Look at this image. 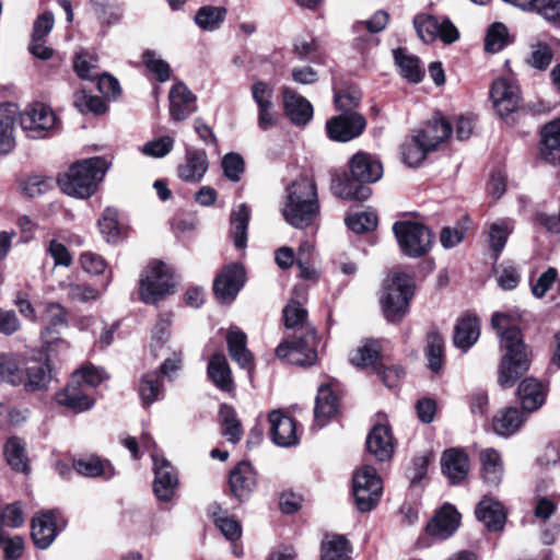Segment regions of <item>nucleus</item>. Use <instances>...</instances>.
Returning <instances> with one entry per match:
<instances>
[{
    "instance_id": "obj_1",
    "label": "nucleus",
    "mask_w": 560,
    "mask_h": 560,
    "mask_svg": "<svg viewBox=\"0 0 560 560\" xmlns=\"http://www.w3.org/2000/svg\"><path fill=\"white\" fill-rule=\"evenodd\" d=\"M491 325L500 331V346L504 351L499 364L498 382L501 387L509 388L528 370V353L521 330L512 325L510 315L504 313L493 314Z\"/></svg>"
},
{
    "instance_id": "obj_2",
    "label": "nucleus",
    "mask_w": 560,
    "mask_h": 560,
    "mask_svg": "<svg viewBox=\"0 0 560 560\" xmlns=\"http://www.w3.org/2000/svg\"><path fill=\"white\" fill-rule=\"evenodd\" d=\"M319 213L317 190L313 177H298L287 188V201L282 208L285 221L296 228L311 225Z\"/></svg>"
},
{
    "instance_id": "obj_3",
    "label": "nucleus",
    "mask_w": 560,
    "mask_h": 560,
    "mask_svg": "<svg viewBox=\"0 0 560 560\" xmlns=\"http://www.w3.org/2000/svg\"><path fill=\"white\" fill-rule=\"evenodd\" d=\"M412 294V281L406 273H395L386 279L381 296L385 317L390 322H399L408 311Z\"/></svg>"
},
{
    "instance_id": "obj_4",
    "label": "nucleus",
    "mask_w": 560,
    "mask_h": 560,
    "mask_svg": "<svg viewBox=\"0 0 560 560\" xmlns=\"http://www.w3.org/2000/svg\"><path fill=\"white\" fill-rule=\"evenodd\" d=\"M173 287L171 269L162 261H152L141 273L140 300L147 304H154L170 294Z\"/></svg>"
},
{
    "instance_id": "obj_5",
    "label": "nucleus",
    "mask_w": 560,
    "mask_h": 560,
    "mask_svg": "<svg viewBox=\"0 0 560 560\" xmlns=\"http://www.w3.org/2000/svg\"><path fill=\"white\" fill-rule=\"evenodd\" d=\"M393 232L401 253L408 257H422L432 247L433 235L431 231L421 223L399 221L394 223Z\"/></svg>"
},
{
    "instance_id": "obj_6",
    "label": "nucleus",
    "mask_w": 560,
    "mask_h": 560,
    "mask_svg": "<svg viewBox=\"0 0 560 560\" xmlns=\"http://www.w3.org/2000/svg\"><path fill=\"white\" fill-rule=\"evenodd\" d=\"M352 482L357 509L360 512L373 510L377 505L383 491L382 481L376 469L370 465H363L355 471Z\"/></svg>"
},
{
    "instance_id": "obj_7",
    "label": "nucleus",
    "mask_w": 560,
    "mask_h": 560,
    "mask_svg": "<svg viewBox=\"0 0 560 560\" xmlns=\"http://www.w3.org/2000/svg\"><path fill=\"white\" fill-rule=\"evenodd\" d=\"M314 339L313 331H307L305 337L294 335L277 347L276 355L278 359L294 365L311 366L317 360Z\"/></svg>"
},
{
    "instance_id": "obj_8",
    "label": "nucleus",
    "mask_w": 560,
    "mask_h": 560,
    "mask_svg": "<svg viewBox=\"0 0 560 560\" xmlns=\"http://www.w3.org/2000/svg\"><path fill=\"white\" fill-rule=\"evenodd\" d=\"M490 100L497 115L508 120L522 106L521 89L515 81L499 78L491 84Z\"/></svg>"
},
{
    "instance_id": "obj_9",
    "label": "nucleus",
    "mask_w": 560,
    "mask_h": 560,
    "mask_svg": "<svg viewBox=\"0 0 560 560\" xmlns=\"http://www.w3.org/2000/svg\"><path fill=\"white\" fill-rule=\"evenodd\" d=\"M413 26L419 38L425 43H433L440 38L444 44H452L459 37V32L450 20L439 21L428 14H418L413 18Z\"/></svg>"
},
{
    "instance_id": "obj_10",
    "label": "nucleus",
    "mask_w": 560,
    "mask_h": 560,
    "mask_svg": "<svg viewBox=\"0 0 560 560\" xmlns=\"http://www.w3.org/2000/svg\"><path fill=\"white\" fill-rule=\"evenodd\" d=\"M326 133L336 142H349L360 137L366 128V120L359 113H340L326 121Z\"/></svg>"
},
{
    "instance_id": "obj_11",
    "label": "nucleus",
    "mask_w": 560,
    "mask_h": 560,
    "mask_svg": "<svg viewBox=\"0 0 560 560\" xmlns=\"http://www.w3.org/2000/svg\"><path fill=\"white\" fill-rule=\"evenodd\" d=\"M52 109L44 103H34L21 114L20 125L32 138H43L56 125Z\"/></svg>"
},
{
    "instance_id": "obj_12",
    "label": "nucleus",
    "mask_w": 560,
    "mask_h": 560,
    "mask_svg": "<svg viewBox=\"0 0 560 560\" xmlns=\"http://www.w3.org/2000/svg\"><path fill=\"white\" fill-rule=\"evenodd\" d=\"M245 270L242 265L225 266L214 279L213 291L220 301H233L244 285Z\"/></svg>"
},
{
    "instance_id": "obj_13",
    "label": "nucleus",
    "mask_w": 560,
    "mask_h": 560,
    "mask_svg": "<svg viewBox=\"0 0 560 560\" xmlns=\"http://www.w3.org/2000/svg\"><path fill=\"white\" fill-rule=\"evenodd\" d=\"M154 463L153 490L161 501H171L178 485L177 474L171 463L163 457L152 454Z\"/></svg>"
},
{
    "instance_id": "obj_14",
    "label": "nucleus",
    "mask_w": 560,
    "mask_h": 560,
    "mask_svg": "<svg viewBox=\"0 0 560 560\" xmlns=\"http://www.w3.org/2000/svg\"><path fill=\"white\" fill-rule=\"evenodd\" d=\"M362 177H332L330 189L332 194L345 200H366L372 191L369 184L377 182L381 177H365L366 180H360Z\"/></svg>"
},
{
    "instance_id": "obj_15",
    "label": "nucleus",
    "mask_w": 560,
    "mask_h": 560,
    "mask_svg": "<svg viewBox=\"0 0 560 560\" xmlns=\"http://www.w3.org/2000/svg\"><path fill=\"white\" fill-rule=\"evenodd\" d=\"M272 442L281 447L295 445L299 441L295 421L279 410L268 415Z\"/></svg>"
},
{
    "instance_id": "obj_16",
    "label": "nucleus",
    "mask_w": 560,
    "mask_h": 560,
    "mask_svg": "<svg viewBox=\"0 0 560 560\" xmlns=\"http://www.w3.org/2000/svg\"><path fill=\"white\" fill-rule=\"evenodd\" d=\"M284 113L295 126H306L313 118V106L302 95L289 88L282 89Z\"/></svg>"
},
{
    "instance_id": "obj_17",
    "label": "nucleus",
    "mask_w": 560,
    "mask_h": 560,
    "mask_svg": "<svg viewBox=\"0 0 560 560\" xmlns=\"http://www.w3.org/2000/svg\"><path fill=\"white\" fill-rule=\"evenodd\" d=\"M394 438L392 429L386 423L373 427L366 438V450L377 460H388L394 454Z\"/></svg>"
},
{
    "instance_id": "obj_18",
    "label": "nucleus",
    "mask_w": 560,
    "mask_h": 560,
    "mask_svg": "<svg viewBox=\"0 0 560 560\" xmlns=\"http://www.w3.org/2000/svg\"><path fill=\"white\" fill-rule=\"evenodd\" d=\"M452 132V125L444 117L440 116L428 121L416 136L424 148L435 151L450 139Z\"/></svg>"
},
{
    "instance_id": "obj_19",
    "label": "nucleus",
    "mask_w": 560,
    "mask_h": 560,
    "mask_svg": "<svg viewBox=\"0 0 560 560\" xmlns=\"http://www.w3.org/2000/svg\"><path fill=\"white\" fill-rule=\"evenodd\" d=\"M170 115L175 121H182L196 112V97L182 82L174 84L170 91Z\"/></svg>"
},
{
    "instance_id": "obj_20",
    "label": "nucleus",
    "mask_w": 560,
    "mask_h": 560,
    "mask_svg": "<svg viewBox=\"0 0 560 560\" xmlns=\"http://www.w3.org/2000/svg\"><path fill=\"white\" fill-rule=\"evenodd\" d=\"M443 474L452 485L462 482L469 472V458L460 448H450L443 452L441 457Z\"/></svg>"
},
{
    "instance_id": "obj_21",
    "label": "nucleus",
    "mask_w": 560,
    "mask_h": 560,
    "mask_svg": "<svg viewBox=\"0 0 560 560\" xmlns=\"http://www.w3.org/2000/svg\"><path fill=\"white\" fill-rule=\"evenodd\" d=\"M21 113L16 104L4 102L0 104V153L7 154L15 145L14 126Z\"/></svg>"
},
{
    "instance_id": "obj_22",
    "label": "nucleus",
    "mask_w": 560,
    "mask_h": 560,
    "mask_svg": "<svg viewBox=\"0 0 560 560\" xmlns=\"http://www.w3.org/2000/svg\"><path fill=\"white\" fill-rule=\"evenodd\" d=\"M70 197L86 199L98 189L103 177H49Z\"/></svg>"
},
{
    "instance_id": "obj_23",
    "label": "nucleus",
    "mask_w": 560,
    "mask_h": 560,
    "mask_svg": "<svg viewBox=\"0 0 560 560\" xmlns=\"http://www.w3.org/2000/svg\"><path fill=\"white\" fill-rule=\"evenodd\" d=\"M459 520V513L452 505L445 504L428 524L427 530L438 539H446L458 528Z\"/></svg>"
},
{
    "instance_id": "obj_24",
    "label": "nucleus",
    "mask_w": 560,
    "mask_h": 560,
    "mask_svg": "<svg viewBox=\"0 0 560 560\" xmlns=\"http://www.w3.org/2000/svg\"><path fill=\"white\" fill-rule=\"evenodd\" d=\"M230 488L240 501L246 500L256 486V472L249 463H241L230 474Z\"/></svg>"
},
{
    "instance_id": "obj_25",
    "label": "nucleus",
    "mask_w": 560,
    "mask_h": 560,
    "mask_svg": "<svg viewBox=\"0 0 560 560\" xmlns=\"http://www.w3.org/2000/svg\"><path fill=\"white\" fill-rule=\"evenodd\" d=\"M51 381L50 368L47 362L32 360L26 363L25 374L21 373V382L26 392L46 390Z\"/></svg>"
},
{
    "instance_id": "obj_26",
    "label": "nucleus",
    "mask_w": 560,
    "mask_h": 560,
    "mask_svg": "<svg viewBox=\"0 0 560 560\" xmlns=\"http://www.w3.org/2000/svg\"><path fill=\"white\" fill-rule=\"evenodd\" d=\"M32 538L40 548H48L57 536L55 514L51 511L42 512L32 520Z\"/></svg>"
},
{
    "instance_id": "obj_27",
    "label": "nucleus",
    "mask_w": 560,
    "mask_h": 560,
    "mask_svg": "<svg viewBox=\"0 0 560 560\" xmlns=\"http://www.w3.org/2000/svg\"><path fill=\"white\" fill-rule=\"evenodd\" d=\"M56 401L75 413L90 410L95 402L94 398L75 383H71V385L57 393Z\"/></svg>"
},
{
    "instance_id": "obj_28",
    "label": "nucleus",
    "mask_w": 560,
    "mask_h": 560,
    "mask_svg": "<svg viewBox=\"0 0 560 560\" xmlns=\"http://www.w3.org/2000/svg\"><path fill=\"white\" fill-rule=\"evenodd\" d=\"M517 394L525 411L538 410L546 400L547 388L539 381L528 377L521 382Z\"/></svg>"
},
{
    "instance_id": "obj_29",
    "label": "nucleus",
    "mask_w": 560,
    "mask_h": 560,
    "mask_svg": "<svg viewBox=\"0 0 560 560\" xmlns=\"http://www.w3.org/2000/svg\"><path fill=\"white\" fill-rule=\"evenodd\" d=\"M228 350L231 359L242 369L250 370L254 364L252 352L247 349V337L237 327H231L226 335Z\"/></svg>"
},
{
    "instance_id": "obj_30",
    "label": "nucleus",
    "mask_w": 560,
    "mask_h": 560,
    "mask_svg": "<svg viewBox=\"0 0 560 560\" xmlns=\"http://www.w3.org/2000/svg\"><path fill=\"white\" fill-rule=\"evenodd\" d=\"M479 336V319L472 315H465L457 322L454 328L453 342L456 348L467 351L477 342Z\"/></svg>"
},
{
    "instance_id": "obj_31",
    "label": "nucleus",
    "mask_w": 560,
    "mask_h": 560,
    "mask_svg": "<svg viewBox=\"0 0 560 560\" xmlns=\"http://www.w3.org/2000/svg\"><path fill=\"white\" fill-rule=\"evenodd\" d=\"M73 469L88 478L110 479L115 475L110 462L96 455H89L73 460Z\"/></svg>"
},
{
    "instance_id": "obj_32",
    "label": "nucleus",
    "mask_w": 560,
    "mask_h": 560,
    "mask_svg": "<svg viewBox=\"0 0 560 560\" xmlns=\"http://www.w3.org/2000/svg\"><path fill=\"white\" fill-rule=\"evenodd\" d=\"M525 421L526 417L523 411L515 407H508L494 416L492 428L498 435L510 436L516 433Z\"/></svg>"
},
{
    "instance_id": "obj_33",
    "label": "nucleus",
    "mask_w": 560,
    "mask_h": 560,
    "mask_svg": "<svg viewBox=\"0 0 560 560\" xmlns=\"http://www.w3.org/2000/svg\"><path fill=\"white\" fill-rule=\"evenodd\" d=\"M338 397L329 385L325 384L318 388L315 401V420L319 427L324 425L338 412Z\"/></svg>"
},
{
    "instance_id": "obj_34",
    "label": "nucleus",
    "mask_w": 560,
    "mask_h": 560,
    "mask_svg": "<svg viewBox=\"0 0 560 560\" xmlns=\"http://www.w3.org/2000/svg\"><path fill=\"white\" fill-rule=\"evenodd\" d=\"M47 313L50 316L49 325L42 332L43 342L48 351L56 343L66 345L59 337V329L67 326L66 312L60 304L50 303L47 305Z\"/></svg>"
},
{
    "instance_id": "obj_35",
    "label": "nucleus",
    "mask_w": 560,
    "mask_h": 560,
    "mask_svg": "<svg viewBox=\"0 0 560 560\" xmlns=\"http://www.w3.org/2000/svg\"><path fill=\"white\" fill-rule=\"evenodd\" d=\"M208 376L221 390L231 392L234 387L230 365L222 353H215L209 360Z\"/></svg>"
},
{
    "instance_id": "obj_36",
    "label": "nucleus",
    "mask_w": 560,
    "mask_h": 560,
    "mask_svg": "<svg viewBox=\"0 0 560 560\" xmlns=\"http://www.w3.org/2000/svg\"><path fill=\"white\" fill-rule=\"evenodd\" d=\"M476 516L489 530L501 529L505 522V513L502 505L489 498H485L478 503Z\"/></svg>"
},
{
    "instance_id": "obj_37",
    "label": "nucleus",
    "mask_w": 560,
    "mask_h": 560,
    "mask_svg": "<svg viewBox=\"0 0 560 560\" xmlns=\"http://www.w3.org/2000/svg\"><path fill=\"white\" fill-rule=\"evenodd\" d=\"M481 477L489 486H499L503 475L501 455L493 448H486L480 453Z\"/></svg>"
},
{
    "instance_id": "obj_38",
    "label": "nucleus",
    "mask_w": 560,
    "mask_h": 560,
    "mask_svg": "<svg viewBox=\"0 0 560 560\" xmlns=\"http://www.w3.org/2000/svg\"><path fill=\"white\" fill-rule=\"evenodd\" d=\"M350 175H383L384 167L381 159L373 153L358 151L349 162Z\"/></svg>"
},
{
    "instance_id": "obj_39",
    "label": "nucleus",
    "mask_w": 560,
    "mask_h": 560,
    "mask_svg": "<svg viewBox=\"0 0 560 560\" xmlns=\"http://www.w3.org/2000/svg\"><path fill=\"white\" fill-rule=\"evenodd\" d=\"M350 544L343 535L326 534L322 540L320 560H350Z\"/></svg>"
},
{
    "instance_id": "obj_40",
    "label": "nucleus",
    "mask_w": 560,
    "mask_h": 560,
    "mask_svg": "<svg viewBox=\"0 0 560 560\" xmlns=\"http://www.w3.org/2000/svg\"><path fill=\"white\" fill-rule=\"evenodd\" d=\"M112 165L110 156H93L73 162L67 175H105Z\"/></svg>"
},
{
    "instance_id": "obj_41",
    "label": "nucleus",
    "mask_w": 560,
    "mask_h": 560,
    "mask_svg": "<svg viewBox=\"0 0 560 560\" xmlns=\"http://www.w3.org/2000/svg\"><path fill=\"white\" fill-rule=\"evenodd\" d=\"M250 211L245 203H242L231 214L232 237L236 248L243 249L247 244V229Z\"/></svg>"
},
{
    "instance_id": "obj_42",
    "label": "nucleus",
    "mask_w": 560,
    "mask_h": 560,
    "mask_svg": "<svg viewBox=\"0 0 560 560\" xmlns=\"http://www.w3.org/2000/svg\"><path fill=\"white\" fill-rule=\"evenodd\" d=\"M380 345L377 341L368 340L350 352V362L360 369H375L380 359Z\"/></svg>"
},
{
    "instance_id": "obj_43",
    "label": "nucleus",
    "mask_w": 560,
    "mask_h": 560,
    "mask_svg": "<svg viewBox=\"0 0 560 560\" xmlns=\"http://www.w3.org/2000/svg\"><path fill=\"white\" fill-rule=\"evenodd\" d=\"M4 456L8 464L19 472L28 471V460L25 452V443L16 436L9 438L4 445Z\"/></svg>"
},
{
    "instance_id": "obj_44",
    "label": "nucleus",
    "mask_w": 560,
    "mask_h": 560,
    "mask_svg": "<svg viewBox=\"0 0 560 560\" xmlns=\"http://www.w3.org/2000/svg\"><path fill=\"white\" fill-rule=\"evenodd\" d=\"M226 12L224 7H201L195 15V23L203 31L213 32L224 22Z\"/></svg>"
},
{
    "instance_id": "obj_45",
    "label": "nucleus",
    "mask_w": 560,
    "mask_h": 560,
    "mask_svg": "<svg viewBox=\"0 0 560 560\" xmlns=\"http://www.w3.org/2000/svg\"><path fill=\"white\" fill-rule=\"evenodd\" d=\"M221 432L223 436L231 443L235 444L241 441L243 430L236 411L228 405L220 407Z\"/></svg>"
},
{
    "instance_id": "obj_46",
    "label": "nucleus",
    "mask_w": 560,
    "mask_h": 560,
    "mask_svg": "<svg viewBox=\"0 0 560 560\" xmlns=\"http://www.w3.org/2000/svg\"><path fill=\"white\" fill-rule=\"evenodd\" d=\"M394 59L404 78L408 79L412 83L421 81L423 72L419 66L417 57L408 55L406 50L398 48L394 50Z\"/></svg>"
},
{
    "instance_id": "obj_47",
    "label": "nucleus",
    "mask_w": 560,
    "mask_h": 560,
    "mask_svg": "<svg viewBox=\"0 0 560 560\" xmlns=\"http://www.w3.org/2000/svg\"><path fill=\"white\" fill-rule=\"evenodd\" d=\"M425 357L432 372L436 373L442 369L444 361V339L435 330H431L427 335Z\"/></svg>"
},
{
    "instance_id": "obj_48",
    "label": "nucleus",
    "mask_w": 560,
    "mask_h": 560,
    "mask_svg": "<svg viewBox=\"0 0 560 560\" xmlns=\"http://www.w3.org/2000/svg\"><path fill=\"white\" fill-rule=\"evenodd\" d=\"M429 152L431 151L420 143L416 135L400 148L401 161L410 168L421 165Z\"/></svg>"
},
{
    "instance_id": "obj_49",
    "label": "nucleus",
    "mask_w": 560,
    "mask_h": 560,
    "mask_svg": "<svg viewBox=\"0 0 560 560\" xmlns=\"http://www.w3.org/2000/svg\"><path fill=\"white\" fill-rule=\"evenodd\" d=\"M512 231L513 223L510 220H501L489 225V246L495 254V257L503 250Z\"/></svg>"
},
{
    "instance_id": "obj_50",
    "label": "nucleus",
    "mask_w": 560,
    "mask_h": 560,
    "mask_svg": "<svg viewBox=\"0 0 560 560\" xmlns=\"http://www.w3.org/2000/svg\"><path fill=\"white\" fill-rule=\"evenodd\" d=\"M118 218V210L114 207H107L98 220L101 233L107 242L116 243L120 238L121 226Z\"/></svg>"
},
{
    "instance_id": "obj_51",
    "label": "nucleus",
    "mask_w": 560,
    "mask_h": 560,
    "mask_svg": "<svg viewBox=\"0 0 560 560\" xmlns=\"http://www.w3.org/2000/svg\"><path fill=\"white\" fill-rule=\"evenodd\" d=\"M139 394L143 405L149 406L156 401L162 395V383L160 372L147 373L140 381Z\"/></svg>"
},
{
    "instance_id": "obj_52",
    "label": "nucleus",
    "mask_w": 560,
    "mask_h": 560,
    "mask_svg": "<svg viewBox=\"0 0 560 560\" xmlns=\"http://www.w3.org/2000/svg\"><path fill=\"white\" fill-rule=\"evenodd\" d=\"M305 289L296 288L293 292L294 298L283 310L284 324L288 328H296L303 325L306 318V310L301 305L298 299L303 298Z\"/></svg>"
},
{
    "instance_id": "obj_53",
    "label": "nucleus",
    "mask_w": 560,
    "mask_h": 560,
    "mask_svg": "<svg viewBox=\"0 0 560 560\" xmlns=\"http://www.w3.org/2000/svg\"><path fill=\"white\" fill-rule=\"evenodd\" d=\"M509 43V31L504 24L495 22L489 26L485 37V49L488 52H499Z\"/></svg>"
},
{
    "instance_id": "obj_54",
    "label": "nucleus",
    "mask_w": 560,
    "mask_h": 560,
    "mask_svg": "<svg viewBox=\"0 0 560 560\" xmlns=\"http://www.w3.org/2000/svg\"><path fill=\"white\" fill-rule=\"evenodd\" d=\"M362 93L357 86H346L335 93V105L341 113H357Z\"/></svg>"
},
{
    "instance_id": "obj_55",
    "label": "nucleus",
    "mask_w": 560,
    "mask_h": 560,
    "mask_svg": "<svg viewBox=\"0 0 560 560\" xmlns=\"http://www.w3.org/2000/svg\"><path fill=\"white\" fill-rule=\"evenodd\" d=\"M528 5L522 10L533 11L541 15L548 22L560 21V0H528Z\"/></svg>"
},
{
    "instance_id": "obj_56",
    "label": "nucleus",
    "mask_w": 560,
    "mask_h": 560,
    "mask_svg": "<svg viewBox=\"0 0 560 560\" xmlns=\"http://www.w3.org/2000/svg\"><path fill=\"white\" fill-rule=\"evenodd\" d=\"M106 378L104 370L93 365L85 364L72 374V383L80 386L86 385L96 387Z\"/></svg>"
},
{
    "instance_id": "obj_57",
    "label": "nucleus",
    "mask_w": 560,
    "mask_h": 560,
    "mask_svg": "<svg viewBox=\"0 0 560 560\" xmlns=\"http://www.w3.org/2000/svg\"><path fill=\"white\" fill-rule=\"evenodd\" d=\"M174 147V139L170 136H164L151 141L145 142L139 148V151L149 158L160 159L167 155Z\"/></svg>"
},
{
    "instance_id": "obj_58",
    "label": "nucleus",
    "mask_w": 560,
    "mask_h": 560,
    "mask_svg": "<svg viewBox=\"0 0 560 560\" xmlns=\"http://www.w3.org/2000/svg\"><path fill=\"white\" fill-rule=\"evenodd\" d=\"M347 226L360 234L373 231L377 226V217L374 212H358L346 219Z\"/></svg>"
},
{
    "instance_id": "obj_59",
    "label": "nucleus",
    "mask_w": 560,
    "mask_h": 560,
    "mask_svg": "<svg viewBox=\"0 0 560 560\" xmlns=\"http://www.w3.org/2000/svg\"><path fill=\"white\" fill-rule=\"evenodd\" d=\"M172 313H163L159 316L153 329H152V340L153 343L151 346L154 355L156 354V350H162L165 341L167 340L170 334L168 329L172 325Z\"/></svg>"
},
{
    "instance_id": "obj_60",
    "label": "nucleus",
    "mask_w": 560,
    "mask_h": 560,
    "mask_svg": "<svg viewBox=\"0 0 560 560\" xmlns=\"http://www.w3.org/2000/svg\"><path fill=\"white\" fill-rule=\"evenodd\" d=\"M7 382L11 385H19L21 372L16 359L11 354H0V383Z\"/></svg>"
},
{
    "instance_id": "obj_61",
    "label": "nucleus",
    "mask_w": 560,
    "mask_h": 560,
    "mask_svg": "<svg viewBox=\"0 0 560 560\" xmlns=\"http://www.w3.org/2000/svg\"><path fill=\"white\" fill-rule=\"evenodd\" d=\"M73 69L82 80H94L98 77L95 60L88 52H78L73 60Z\"/></svg>"
},
{
    "instance_id": "obj_62",
    "label": "nucleus",
    "mask_w": 560,
    "mask_h": 560,
    "mask_svg": "<svg viewBox=\"0 0 560 560\" xmlns=\"http://www.w3.org/2000/svg\"><path fill=\"white\" fill-rule=\"evenodd\" d=\"M552 57V50L547 44L536 43L532 45V51L527 58V62L535 69L545 70L550 65Z\"/></svg>"
},
{
    "instance_id": "obj_63",
    "label": "nucleus",
    "mask_w": 560,
    "mask_h": 560,
    "mask_svg": "<svg viewBox=\"0 0 560 560\" xmlns=\"http://www.w3.org/2000/svg\"><path fill=\"white\" fill-rule=\"evenodd\" d=\"M556 284H560L558 271L556 268L549 267L545 272H542L538 277L536 282L532 284V293L535 298L541 299Z\"/></svg>"
},
{
    "instance_id": "obj_64",
    "label": "nucleus",
    "mask_w": 560,
    "mask_h": 560,
    "mask_svg": "<svg viewBox=\"0 0 560 560\" xmlns=\"http://www.w3.org/2000/svg\"><path fill=\"white\" fill-rule=\"evenodd\" d=\"M143 61L147 68L156 75L160 82H165L171 77L170 65L161 59L154 51L147 50L143 52Z\"/></svg>"
}]
</instances>
